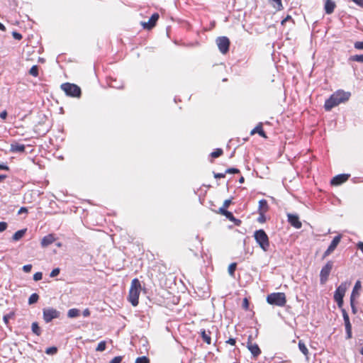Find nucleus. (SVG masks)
I'll use <instances>...</instances> for the list:
<instances>
[{
	"instance_id": "f257e3e1",
	"label": "nucleus",
	"mask_w": 363,
	"mask_h": 363,
	"mask_svg": "<svg viewBox=\"0 0 363 363\" xmlns=\"http://www.w3.org/2000/svg\"><path fill=\"white\" fill-rule=\"evenodd\" d=\"M350 96L351 93L349 91H345L342 89L336 91L329 97V99L325 101V110L330 111L332 110V108L338 106L339 104L347 101Z\"/></svg>"
},
{
	"instance_id": "f03ea898",
	"label": "nucleus",
	"mask_w": 363,
	"mask_h": 363,
	"mask_svg": "<svg viewBox=\"0 0 363 363\" xmlns=\"http://www.w3.org/2000/svg\"><path fill=\"white\" fill-rule=\"evenodd\" d=\"M140 291L141 284L140 281L137 278L133 279L131 281L128 294V300L133 306H138L139 303Z\"/></svg>"
},
{
	"instance_id": "7ed1b4c3",
	"label": "nucleus",
	"mask_w": 363,
	"mask_h": 363,
	"mask_svg": "<svg viewBox=\"0 0 363 363\" xmlns=\"http://www.w3.org/2000/svg\"><path fill=\"white\" fill-rule=\"evenodd\" d=\"M254 238L264 252L268 251L269 248V237L262 229L257 230L254 233Z\"/></svg>"
},
{
	"instance_id": "20e7f679",
	"label": "nucleus",
	"mask_w": 363,
	"mask_h": 363,
	"mask_svg": "<svg viewBox=\"0 0 363 363\" xmlns=\"http://www.w3.org/2000/svg\"><path fill=\"white\" fill-rule=\"evenodd\" d=\"M60 88L68 96L79 98L82 95L81 88L75 84L65 82L61 84Z\"/></svg>"
},
{
	"instance_id": "39448f33",
	"label": "nucleus",
	"mask_w": 363,
	"mask_h": 363,
	"mask_svg": "<svg viewBox=\"0 0 363 363\" xmlns=\"http://www.w3.org/2000/svg\"><path fill=\"white\" fill-rule=\"evenodd\" d=\"M267 301L269 304L283 307L286 303V297L284 293H272L267 296Z\"/></svg>"
},
{
	"instance_id": "423d86ee",
	"label": "nucleus",
	"mask_w": 363,
	"mask_h": 363,
	"mask_svg": "<svg viewBox=\"0 0 363 363\" xmlns=\"http://www.w3.org/2000/svg\"><path fill=\"white\" fill-rule=\"evenodd\" d=\"M246 347L250 352L254 359H257L262 353V350L259 345L256 342H253V337L252 335H250L247 337Z\"/></svg>"
},
{
	"instance_id": "0eeeda50",
	"label": "nucleus",
	"mask_w": 363,
	"mask_h": 363,
	"mask_svg": "<svg viewBox=\"0 0 363 363\" xmlns=\"http://www.w3.org/2000/svg\"><path fill=\"white\" fill-rule=\"evenodd\" d=\"M347 291V283H342L335 290L334 300L337 302L339 308L343 306V298Z\"/></svg>"
},
{
	"instance_id": "6e6552de",
	"label": "nucleus",
	"mask_w": 363,
	"mask_h": 363,
	"mask_svg": "<svg viewBox=\"0 0 363 363\" xmlns=\"http://www.w3.org/2000/svg\"><path fill=\"white\" fill-rule=\"evenodd\" d=\"M60 315V311L55 308H45L43 310V317L45 323H50L53 319L58 318Z\"/></svg>"
},
{
	"instance_id": "1a4fd4ad",
	"label": "nucleus",
	"mask_w": 363,
	"mask_h": 363,
	"mask_svg": "<svg viewBox=\"0 0 363 363\" xmlns=\"http://www.w3.org/2000/svg\"><path fill=\"white\" fill-rule=\"evenodd\" d=\"M333 267V262L332 261H328L321 269L320 272V282L321 284H325L328 281Z\"/></svg>"
},
{
	"instance_id": "9d476101",
	"label": "nucleus",
	"mask_w": 363,
	"mask_h": 363,
	"mask_svg": "<svg viewBox=\"0 0 363 363\" xmlns=\"http://www.w3.org/2000/svg\"><path fill=\"white\" fill-rule=\"evenodd\" d=\"M216 41L218 48L222 54H226L229 51L230 41L228 37H218Z\"/></svg>"
},
{
	"instance_id": "9b49d317",
	"label": "nucleus",
	"mask_w": 363,
	"mask_h": 363,
	"mask_svg": "<svg viewBox=\"0 0 363 363\" xmlns=\"http://www.w3.org/2000/svg\"><path fill=\"white\" fill-rule=\"evenodd\" d=\"M160 18V15L157 13H154L151 17L150 18L149 21L147 22H142L141 26L144 29L146 30H151L155 26L156 23Z\"/></svg>"
},
{
	"instance_id": "f8f14e48",
	"label": "nucleus",
	"mask_w": 363,
	"mask_h": 363,
	"mask_svg": "<svg viewBox=\"0 0 363 363\" xmlns=\"http://www.w3.org/2000/svg\"><path fill=\"white\" fill-rule=\"evenodd\" d=\"M341 240V235H337L335 236L333 240H332L330 245L328 247V249L325 250V252L323 254V258H325L328 256H329L337 247L338 244L340 243Z\"/></svg>"
},
{
	"instance_id": "ddd939ff",
	"label": "nucleus",
	"mask_w": 363,
	"mask_h": 363,
	"mask_svg": "<svg viewBox=\"0 0 363 363\" xmlns=\"http://www.w3.org/2000/svg\"><path fill=\"white\" fill-rule=\"evenodd\" d=\"M350 174H341L336 175L331 179L330 184L332 186H339V185L345 183V182H347L348 180V179L350 178Z\"/></svg>"
},
{
	"instance_id": "4468645a",
	"label": "nucleus",
	"mask_w": 363,
	"mask_h": 363,
	"mask_svg": "<svg viewBox=\"0 0 363 363\" xmlns=\"http://www.w3.org/2000/svg\"><path fill=\"white\" fill-rule=\"evenodd\" d=\"M288 222L291 226L296 229H300L302 227V223L299 220V217L297 215L289 213L287 215Z\"/></svg>"
},
{
	"instance_id": "2eb2a0df",
	"label": "nucleus",
	"mask_w": 363,
	"mask_h": 363,
	"mask_svg": "<svg viewBox=\"0 0 363 363\" xmlns=\"http://www.w3.org/2000/svg\"><path fill=\"white\" fill-rule=\"evenodd\" d=\"M216 213L225 216L229 220L234 222L237 225H240L241 223L240 220L236 219L233 213L227 210L218 209Z\"/></svg>"
},
{
	"instance_id": "dca6fc26",
	"label": "nucleus",
	"mask_w": 363,
	"mask_h": 363,
	"mask_svg": "<svg viewBox=\"0 0 363 363\" xmlns=\"http://www.w3.org/2000/svg\"><path fill=\"white\" fill-rule=\"evenodd\" d=\"M336 8V3L333 0H325L324 10L326 14H331Z\"/></svg>"
},
{
	"instance_id": "f3484780",
	"label": "nucleus",
	"mask_w": 363,
	"mask_h": 363,
	"mask_svg": "<svg viewBox=\"0 0 363 363\" xmlns=\"http://www.w3.org/2000/svg\"><path fill=\"white\" fill-rule=\"evenodd\" d=\"M55 240L56 239L53 234H48L42 238L40 245L43 247H46L53 243Z\"/></svg>"
},
{
	"instance_id": "a211bd4d",
	"label": "nucleus",
	"mask_w": 363,
	"mask_h": 363,
	"mask_svg": "<svg viewBox=\"0 0 363 363\" xmlns=\"http://www.w3.org/2000/svg\"><path fill=\"white\" fill-rule=\"evenodd\" d=\"M259 134L261 137L264 138H267V136L265 133V132L263 130V125H262V123H259L255 128H253L251 132H250V135H253L255 134Z\"/></svg>"
},
{
	"instance_id": "6ab92c4d",
	"label": "nucleus",
	"mask_w": 363,
	"mask_h": 363,
	"mask_svg": "<svg viewBox=\"0 0 363 363\" xmlns=\"http://www.w3.org/2000/svg\"><path fill=\"white\" fill-rule=\"evenodd\" d=\"M269 210L268 203L265 199H262L259 201V212L262 217L264 216V213Z\"/></svg>"
},
{
	"instance_id": "aec40b11",
	"label": "nucleus",
	"mask_w": 363,
	"mask_h": 363,
	"mask_svg": "<svg viewBox=\"0 0 363 363\" xmlns=\"http://www.w3.org/2000/svg\"><path fill=\"white\" fill-rule=\"evenodd\" d=\"M200 334L204 342H206L207 345L211 344V332L210 330H206L205 329H203L201 330Z\"/></svg>"
},
{
	"instance_id": "412c9836",
	"label": "nucleus",
	"mask_w": 363,
	"mask_h": 363,
	"mask_svg": "<svg viewBox=\"0 0 363 363\" xmlns=\"http://www.w3.org/2000/svg\"><path fill=\"white\" fill-rule=\"evenodd\" d=\"M27 232V228L21 229L16 231L12 236V240L17 242L24 237Z\"/></svg>"
},
{
	"instance_id": "4be33fe9",
	"label": "nucleus",
	"mask_w": 363,
	"mask_h": 363,
	"mask_svg": "<svg viewBox=\"0 0 363 363\" xmlns=\"http://www.w3.org/2000/svg\"><path fill=\"white\" fill-rule=\"evenodd\" d=\"M361 288H362L361 281L358 280L356 281V283L354 284V286L352 291L350 298H358L359 296V290H360Z\"/></svg>"
},
{
	"instance_id": "5701e85b",
	"label": "nucleus",
	"mask_w": 363,
	"mask_h": 363,
	"mask_svg": "<svg viewBox=\"0 0 363 363\" xmlns=\"http://www.w3.org/2000/svg\"><path fill=\"white\" fill-rule=\"evenodd\" d=\"M269 3L272 6L276 11H279L284 9L282 0H269Z\"/></svg>"
},
{
	"instance_id": "b1692460",
	"label": "nucleus",
	"mask_w": 363,
	"mask_h": 363,
	"mask_svg": "<svg viewBox=\"0 0 363 363\" xmlns=\"http://www.w3.org/2000/svg\"><path fill=\"white\" fill-rule=\"evenodd\" d=\"M26 146L23 144L16 143L11 144V150L14 152H23L25 151Z\"/></svg>"
},
{
	"instance_id": "393cba45",
	"label": "nucleus",
	"mask_w": 363,
	"mask_h": 363,
	"mask_svg": "<svg viewBox=\"0 0 363 363\" xmlns=\"http://www.w3.org/2000/svg\"><path fill=\"white\" fill-rule=\"evenodd\" d=\"M31 330H32V332L37 336H40L41 335L42 330L37 322H33L32 323Z\"/></svg>"
},
{
	"instance_id": "a878e982",
	"label": "nucleus",
	"mask_w": 363,
	"mask_h": 363,
	"mask_svg": "<svg viewBox=\"0 0 363 363\" xmlns=\"http://www.w3.org/2000/svg\"><path fill=\"white\" fill-rule=\"evenodd\" d=\"M80 311L77 308H71L67 312V316L70 318H77L79 316Z\"/></svg>"
},
{
	"instance_id": "bb28decb",
	"label": "nucleus",
	"mask_w": 363,
	"mask_h": 363,
	"mask_svg": "<svg viewBox=\"0 0 363 363\" xmlns=\"http://www.w3.org/2000/svg\"><path fill=\"white\" fill-rule=\"evenodd\" d=\"M345 327L346 331V338L347 340L351 339L352 337L351 323H345Z\"/></svg>"
},
{
	"instance_id": "cd10ccee",
	"label": "nucleus",
	"mask_w": 363,
	"mask_h": 363,
	"mask_svg": "<svg viewBox=\"0 0 363 363\" xmlns=\"http://www.w3.org/2000/svg\"><path fill=\"white\" fill-rule=\"evenodd\" d=\"M298 348L305 356H308V350L305 343L302 340H299L298 342Z\"/></svg>"
},
{
	"instance_id": "c85d7f7f",
	"label": "nucleus",
	"mask_w": 363,
	"mask_h": 363,
	"mask_svg": "<svg viewBox=\"0 0 363 363\" xmlns=\"http://www.w3.org/2000/svg\"><path fill=\"white\" fill-rule=\"evenodd\" d=\"M39 299V296L38 294L36 293H34L33 294H31L28 298V303L30 305L31 304H33L35 303H36Z\"/></svg>"
},
{
	"instance_id": "c756f323",
	"label": "nucleus",
	"mask_w": 363,
	"mask_h": 363,
	"mask_svg": "<svg viewBox=\"0 0 363 363\" xmlns=\"http://www.w3.org/2000/svg\"><path fill=\"white\" fill-rule=\"evenodd\" d=\"M236 267H237V264L235 262H233V263H231L229 266H228V273L231 276V277H234L235 275V272L236 270Z\"/></svg>"
},
{
	"instance_id": "7c9ffc66",
	"label": "nucleus",
	"mask_w": 363,
	"mask_h": 363,
	"mask_svg": "<svg viewBox=\"0 0 363 363\" xmlns=\"http://www.w3.org/2000/svg\"><path fill=\"white\" fill-rule=\"evenodd\" d=\"M29 74L32 75L33 77H37L39 74L38 72V65H33L29 70Z\"/></svg>"
},
{
	"instance_id": "2f4dec72",
	"label": "nucleus",
	"mask_w": 363,
	"mask_h": 363,
	"mask_svg": "<svg viewBox=\"0 0 363 363\" xmlns=\"http://www.w3.org/2000/svg\"><path fill=\"white\" fill-rule=\"evenodd\" d=\"M135 363H150V360L147 357L142 356L136 358Z\"/></svg>"
},
{
	"instance_id": "473e14b6",
	"label": "nucleus",
	"mask_w": 363,
	"mask_h": 363,
	"mask_svg": "<svg viewBox=\"0 0 363 363\" xmlns=\"http://www.w3.org/2000/svg\"><path fill=\"white\" fill-rule=\"evenodd\" d=\"M223 153V151L221 148H217L213 152H211V156L213 158H217L221 156Z\"/></svg>"
},
{
	"instance_id": "72a5a7b5",
	"label": "nucleus",
	"mask_w": 363,
	"mask_h": 363,
	"mask_svg": "<svg viewBox=\"0 0 363 363\" xmlns=\"http://www.w3.org/2000/svg\"><path fill=\"white\" fill-rule=\"evenodd\" d=\"M106 343L105 341H101L96 348V350L98 351V352H103L106 350Z\"/></svg>"
},
{
	"instance_id": "f704fd0d",
	"label": "nucleus",
	"mask_w": 363,
	"mask_h": 363,
	"mask_svg": "<svg viewBox=\"0 0 363 363\" xmlns=\"http://www.w3.org/2000/svg\"><path fill=\"white\" fill-rule=\"evenodd\" d=\"M57 352V348L56 347H48L45 350V353L49 355L55 354Z\"/></svg>"
},
{
	"instance_id": "c9c22d12",
	"label": "nucleus",
	"mask_w": 363,
	"mask_h": 363,
	"mask_svg": "<svg viewBox=\"0 0 363 363\" xmlns=\"http://www.w3.org/2000/svg\"><path fill=\"white\" fill-rule=\"evenodd\" d=\"M352 61L363 62V54L362 55H355L350 57Z\"/></svg>"
},
{
	"instance_id": "e433bc0d",
	"label": "nucleus",
	"mask_w": 363,
	"mask_h": 363,
	"mask_svg": "<svg viewBox=\"0 0 363 363\" xmlns=\"http://www.w3.org/2000/svg\"><path fill=\"white\" fill-rule=\"evenodd\" d=\"M342 317H343V320H344V323H350L349 315L347 314L345 309H344V308L342 309Z\"/></svg>"
},
{
	"instance_id": "4c0bfd02",
	"label": "nucleus",
	"mask_w": 363,
	"mask_h": 363,
	"mask_svg": "<svg viewBox=\"0 0 363 363\" xmlns=\"http://www.w3.org/2000/svg\"><path fill=\"white\" fill-rule=\"evenodd\" d=\"M240 172V169L235 167H230L225 170L226 174H239Z\"/></svg>"
},
{
	"instance_id": "58836bf2",
	"label": "nucleus",
	"mask_w": 363,
	"mask_h": 363,
	"mask_svg": "<svg viewBox=\"0 0 363 363\" xmlns=\"http://www.w3.org/2000/svg\"><path fill=\"white\" fill-rule=\"evenodd\" d=\"M231 203H232V200L231 199L225 200L223 203L222 207H220L219 209L227 210V208L229 207V206L231 204Z\"/></svg>"
},
{
	"instance_id": "ea45409f",
	"label": "nucleus",
	"mask_w": 363,
	"mask_h": 363,
	"mask_svg": "<svg viewBox=\"0 0 363 363\" xmlns=\"http://www.w3.org/2000/svg\"><path fill=\"white\" fill-rule=\"evenodd\" d=\"M355 298H350V306L352 308V312L355 314L357 312L355 303H354Z\"/></svg>"
},
{
	"instance_id": "a19ab883",
	"label": "nucleus",
	"mask_w": 363,
	"mask_h": 363,
	"mask_svg": "<svg viewBox=\"0 0 363 363\" xmlns=\"http://www.w3.org/2000/svg\"><path fill=\"white\" fill-rule=\"evenodd\" d=\"M43 279V274L40 272H36L33 275V279L35 281H40Z\"/></svg>"
},
{
	"instance_id": "79ce46f5",
	"label": "nucleus",
	"mask_w": 363,
	"mask_h": 363,
	"mask_svg": "<svg viewBox=\"0 0 363 363\" xmlns=\"http://www.w3.org/2000/svg\"><path fill=\"white\" fill-rule=\"evenodd\" d=\"M354 47L357 50H363V42L362 41H357L354 44Z\"/></svg>"
},
{
	"instance_id": "37998d69",
	"label": "nucleus",
	"mask_w": 363,
	"mask_h": 363,
	"mask_svg": "<svg viewBox=\"0 0 363 363\" xmlns=\"http://www.w3.org/2000/svg\"><path fill=\"white\" fill-rule=\"evenodd\" d=\"M123 359L121 356H117L113 358L109 363H121Z\"/></svg>"
},
{
	"instance_id": "c03bdc74",
	"label": "nucleus",
	"mask_w": 363,
	"mask_h": 363,
	"mask_svg": "<svg viewBox=\"0 0 363 363\" xmlns=\"http://www.w3.org/2000/svg\"><path fill=\"white\" fill-rule=\"evenodd\" d=\"M60 270L59 268H55L52 270V272H50V277H57L60 274Z\"/></svg>"
},
{
	"instance_id": "a18cd8bd",
	"label": "nucleus",
	"mask_w": 363,
	"mask_h": 363,
	"mask_svg": "<svg viewBox=\"0 0 363 363\" xmlns=\"http://www.w3.org/2000/svg\"><path fill=\"white\" fill-rule=\"evenodd\" d=\"M12 35L16 40H21L23 38V36L21 33L16 32V31L12 33Z\"/></svg>"
},
{
	"instance_id": "49530a36",
	"label": "nucleus",
	"mask_w": 363,
	"mask_h": 363,
	"mask_svg": "<svg viewBox=\"0 0 363 363\" xmlns=\"http://www.w3.org/2000/svg\"><path fill=\"white\" fill-rule=\"evenodd\" d=\"M7 223L6 222H0V233L4 232L7 228Z\"/></svg>"
},
{
	"instance_id": "de8ad7c7",
	"label": "nucleus",
	"mask_w": 363,
	"mask_h": 363,
	"mask_svg": "<svg viewBox=\"0 0 363 363\" xmlns=\"http://www.w3.org/2000/svg\"><path fill=\"white\" fill-rule=\"evenodd\" d=\"M242 308L245 310L249 308V301L247 298H245L242 301Z\"/></svg>"
},
{
	"instance_id": "09e8293b",
	"label": "nucleus",
	"mask_w": 363,
	"mask_h": 363,
	"mask_svg": "<svg viewBox=\"0 0 363 363\" xmlns=\"http://www.w3.org/2000/svg\"><path fill=\"white\" fill-rule=\"evenodd\" d=\"M226 173H213V176L216 179L224 178L225 177Z\"/></svg>"
},
{
	"instance_id": "8fccbe9b",
	"label": "nucleus",
	"mask_w": 363,
	"mask_h": 363,
	"mask_svg": "<svg viewBox=\"0 0 363 363\" xmlns=\"http://www.w3.org/2000/svg\"><path fill=\"white\" fill-rule=\"evenodd\" d=\"M31 269H32L31 264H26L23 267V270L26 273L30 272L31 271Z\"/></svg>"
},
{
	"instance_id": "3c124183",
	"label": "nucleus",
	"mask_w": 363,
	"mask_h": 363,
	"mask_svg": "<svg viewBox=\"0 0 363 363\" xmlns=\"http://www.w3.org/2000/svg\"><path fill=\"white\" fill-rule=\"evenodd\" d=\"M293 21L291 16L290 15H287L286 18H284L282 21H281V25L284 26L285 25V23L287 22V21Z\"/></svg>"
},
{
	"instance_id": "603ef678",
	"label": "nucleus",
	"mask_w": 363,
	"mask_h": 363,
	"mask_svg": "<svg viewBox=\"0 0 363 363\" xmlns=\"http://www.w3.org/2000/svg\"><path fill=\"white\" fill-rule=\"evenodd\" d=\"M14 315L13 313H11L9 314H7L6 315L4 316V321L7 323L8 321H9V319L12 318V316Z\"/></svg>"
},
{
	"instance_id": "864d4df0",
	"label": "nucleus",
	"mask_w": 363,
	"mask_h": 363,
	"mask_svg": "<svg viewBox=\"0 0 363 363\" xmlns=\"http://www.w3.org/2000/svg\"><path fill=\"white\" fill-rule=\"evenodd\" d=\"M227 344L234 346L236 344V340L235 338H229L226 341Z\"/></svg>"
},
{
	"instance_id": "5fc2aeb1",
	"label": "nucleus",
	"mask_w": 363,
	"mask_h": 363,
	"mask_svg": "<svg viewBox=\"0 0 363 363\" xmlns=\"http://www.w3.org/2000/svg\"><path fill=\"white\" fill-rule=\"evenodd\" d=\"M7 111L6 110L3 111L0 113V118L3 120H5L7 117Z\"/></svg>"
},
{
	"instance_id": "6e6d98bb",
	"label": "nucleus",
	"mask_w": 363,
	"mask_h": 363,
	"mask_svg": "<svg viewBox=\"0 0 363 363\" xmlns=\"http://www.w3.org/2000/svg\"><path fill=\"white\" fill-rule=\"evenodd\" d=\"M353 2H354L357 5L359 6L360 7L363 8V0H352Z\"/></svg>"
},
{
	"instance_id": "4d7b16f0",
	"label": "nucleus",
	"mask_w": 363,
	"mask_h": 363,
	"mask_svg": "<svg viewBox=\"0 0 363 363\" xmlns=\"http://www.w3.org/2000/svg\"><path fill=\"white\" fill-rule=\"evenodd\" d=\"M28 209L26 207H21L18 212V214H22L23 213H27Z\"/></svg>"
},
{
	"instance_id": "13d9d810",
	"label": "nucleus",
	"mask_w": 363,
	"mask_h": 363,
	"mask_svg": "<svg viewBox=\"0 0 363 363\" xmlns=\"http://www.w3.org/2000/svg\"><path fill=\"white\" fill-rule=\"evenodd\" d=\"M82 314H83V315L84 317L89 316L90 315V311H89V309H88V308L84 309L83 313H82Z\"/></svg>"
},
{
	"instance_id": "bf43d9fd",
	"label": "nucleus",
	"mask_w": 363,
	"mask_h": 363,
	"mask_svg": "<svg viewBox=\"0 0 363 363\" xmlns=\"http://www.w3.org/2000/svg\"><path fill=\"white\" fill-rule=\"evenodd\" d=\"M357 246V248L363 252V242H359Z\"/></svg>"
},
{
	"instance_id": "052dcab7",
	"label": "nucleus",
	"mask_w": 363,
	"mask_h": 363,
	"mask_svg": "<svg viewBox=\"0 0 363 363\" xmlns=\"http://www.w3.org/2000/svg\"><path fill=\"white\" fill-rule=\"evenodd\" d=\"M9 167L6 165L0 164V170H8Z\"/></svg>"
},
{
	"instance_id": "680f3d73",
	"label": "nucleus",
	"mask_w": 363,
	"mask_h": 363,
	"mask_svg": "<svg viewBox=\"0 0 363 363\" xmlns=\"http://www.w3.org/2000/svg\"><path fill=\"white\" fill-rule=\"evenodd\" d=\"M6 178V175L1 174L0 175V183L2 182Z\"/></svg>"
},
{
	"instance_id": "e2e57ef3",
	"label": "nucleus",
	"mask_w": 363,
	"mask_h": 363,
	"mask_svg": "<svg viewBox=\"0 0 363 363\" xmlns=\"http://www.w3.org/2000/svg\"><path fill=\"white\" fill-rule=\"evenodd\" d=\"M0 30L2 31L6 30V27L1 23H0Z\"/></svg>"
},
{
	"instance_id": "0e129e2a",
	"label": "nucleus",
	"mask_w": 363,
	"mask_h": 363,
	"mask_svg": "<svg viewBox=\"0 0 363 363\" xmlns=\"http://www.w3.org/2000/svg\"><path fill=\"white\" fill-rule=\"evenodd\" d=\"M239 182L240 184H243L245 182V178L243 177H241L240 179H239Z\"/></svg>"
},
{
	"instance_id": "69168bd1",
	"label": "nucleus",
	"mask_w": 363,
	"mask_h": 363,
	"mask_svg": "<svg viewBox=\"0 0 363 363\" xmlns=\"http://www.w3.org/2000/svg\"><path fill=\"white\" fill-rule=\"evenodd\" d=\"M359 352L362 355H363V347L361 348Z\"/></svg>"
}]
</instances>
